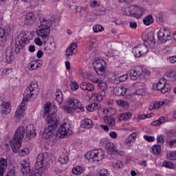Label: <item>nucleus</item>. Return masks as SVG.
<instances>
[{"mask_svg":"<svg viewBox=\"0 0 176 176\" xmlns=\"http://www.w3.org/2000/svg\"><path fill=\"white\" fill-rule=\"evenodd\" d=\"M168 61L171 64H175V63H176V56H170L168 58Z\"/></svg>","mask_w":176,"mask_h":176,"instance_id":"338daca9","label":"nucleus"},{"mask_svg":"<svg viewBox=\"0 0 176 176\" xmlns=\"http://www.w3.org/2000/svg\"><path fill=\"white\" fill-rule=\"evenodd\" d=\"M76 112H84L85 111V106L82 104V102H80L79 100H78V102L76 103V105H74V107L73 109Z\"/></svg>","mask_w":176,"mask_h":176,"instance_id":"4c0bfd02","label":"nucleus"},{"mask_svg":"<svg viewBox=\"0 0 176 176\" xmlns=\"http://www.w3.org/2000/svg\"><path fill=\"white\" fill-rule=\"evenodd\" d=\"M22 169L21 171L23 174H29L32 172L30 167V160H23L21 163Z\"/></svg>","mask_w":176,"mask_h":176,"instance_id":"6ab92c4d","label":"nucleus"},{"mask_svg":"<svg viewBox=\"0 0 176 176\" xmlns=\"http://www.w3.org/2000/svg\"><path fill=\"white\" fill-rule=\"evenodd\" d=\"M22 141L23 140L14 139V138H13V140H11V142H10V145L14 153H17L19 151H20V148H21L22 145Z\"/></svg>","mask_w":176,"mask_h":176,"instance_id":"f3484780","label":"nucleus"},{"mask_svg":"<svg viewBox=\"0 0 176 176\" xmlns=\"http://www.w3.org/2000/svg\"><path fill=\"white\" fill-rule=\"evenodd\" d=\"M94 70L98 75H104L107 68V63L104 59L98 58L93 62Z\"/></svg>","mask_w":176,"mask_h":176,"instance_id":"6e6552de","label":"nucleus"},{"mask_svg":"<svg viewBox=\"0 0 176 176\" xmlns=\"http://www.w3.org/2000/svg\"><path fill=\"white\" fill-rule=\"evenodd\" d=\"M144 42H151L152 45L156 43V39H155V33L152 31L148 32L147 34L142 36Z\"/></svg>","mask_w":176,"mask_h":176,"instance_id":"a211bd4d","label":"nucleus"},{"mask_svg":"<svg viewBox=\"0 0 176 176\" xmlns=\"http://www.w3.org/2000/svg\"><path fill=\"white\" fill-rule=\"evenodd\" d=\"M98 89H100V91L98 93V94H94V97L96 96V100L98 101H102V99L105 96H107V91H108V85H107V82L104 81H101L100 84L98 85Z\"/></svg>","mask_w":176,"mask_h":176,"instance_id":"f8f14e48","label":"nucleus"},{"mask_svg":"<svg viewBox=\"0 0 176 176\" xmlns=\"http://www.w3.org/2000/svg\"><path fill=\"white\" fill-rule=\"evenodd\" d=\"M121 10L124 16H128L129 17H133L134 6H129L126 8H122Z\"/></svg>","mask_w":176,"mask_h":176,"instance_id":"5701e85b","label":"nucleus"},{"mask_svg":"<svg viewBox=\"0 0 176 176\" xmlns=\"http://www.w3.org/2000/svg\"><path fill=\"white\" fill-rule=\"evenodd\" d=\"M91 107L93 109V111H96L98 109V108H101V104L100 103L94 102L91 104Z\"/></svg>","mask_w":176,"mask_h":176,"instance_id":"4d7b16f0","label":"nucleus"},{"mask_svg":"<svg viewBox=\"0 0 176 176\" xmlns=\"http://www.w3.org/2000/svg\"><path fill=\"white\" fill-rule=\"evenodd\" d=\"M70 87L73 91H75V90H78V89H79V85H78V82H74L70 85Z\"/></svg>","mask_w":176,"mask_h":176,"instance_id":"6e6d98bb","label":"nucleus"},{"mask_svg":"<svg viewBox=\"0 0 176 176\" xmlns=\"http://www.w3.org/2000/svg\"><path fill=\"white\" fill-rule=\"evenodd\" d=\"M142 72H144V69L141 66H136L132 68L130 70V77L132 80H135L136 79H139L141 78V75H142Z\"/></svg>","mask_w":176,"mask_h":176,"instance_id":"4468645a","label":"nucleus"},{"mask_svg":"<svg viewBox=\"0 0 176 176\" xmlns=\"http://www.w3.org/2000/svg\"><path fill=\"white\" fill-rule=\"evenodd\" d=\"M166 101H155L150 104L148 107V111H153V109H159L160 107L166 104Z\"/></svg>","mask_w":176,"mask_h":176,"instance_id":"393cba45","label":"nucleus"},{"mask_svg":"<svg viewBox=\"0 0 176 176\" xmlns=\"http://www.w3.org/2000/svg\"><path fill=\"white\" fill-rule=\"evenodd\" d=\"M72 173L74 174V175H80L83 174V168L80 166H76L72 168Z\"/></svg>","mask_w":176,"mask_h":176,"instance_id":"ea45409f","label":"nucleus"},{"mask_svg":"<svg viewBox=\"0 0 176 176\" xmlns=\"http://www.w3.org/2000/svg\"><path fill=\"white\" fill-rule=\"evenodd\" d=\"M76 104H78V100L72 98H69L66 100V105L63 107V109L67 113H71L75 107Z\"/></svg>","mask_w":176,"mask_h":176,"instance_id":"2eb2a0df","label":"nucleus"},{"mask_svg":"<svg viewBox=\"0 0 176 176\" xmlns=\"http://www.w3.org/2000/svg\"><path fill=\"white\" fill-rule=\"evenodd\" d=\"M44 113L43 114V118H46L47 116H49L50 115V111L52 109V104L49 102H47L44 106Z\"/></svg>","mask_w":176,"mask_h":176,"instance_id":"c9c22d12","label":"nucleus"},{"mask_svg":"<svg viewBox=\"0 0 176 176\" xmlns=\"http://www.w3.org/2000/svg\"><path fill=\"white\" fill-rule=\"evenodd\" d=\"M157 39L158 43H166L167 41H171V34H170L168 30L161 28L157 32Z\"/></svg>","mask_w":176,"mask_h":176,"instance_id":"9d476101","label":"nucleus"},{"mask_svg":"<svg viewBox=\"0 0 176 176\" xmlns=\"http://www.w3.org/2000/svg\"><path fill=\"white\" fill-rule=\"evenodd\" d=\"M166 122V118L164 116L160 117V118L157 120L153 121L151 122V126H155V127H157V126H160V124H163Z\"/></svg>","mask_w":176,"mask_h":176,"instance_id":"58836bf2","label":"nucleus"},{"mask_svg":"<svg viewBox=\"0 0 176 176\" xmlns=\"http://www.w3.org/2000/svg\"><path fill=\"white\" fill-rule=\"evenodd\" d=\"M144 140H146V141H148V142H153V141H155V137L153 136H148V135H144Z\"/></svg>","mask_w":176,"mask_h":176,"instance_id":"bf43d9fd","label":"nucleus"},{"mask_svg":"<svg viewBox=\"0 0 176 176\" xmlns=\"http://www.w3.org/2000/svg\"><path fill=\"white\" fill-rule=\"evenodd\" d=\"M135 94H136V96H144V94H145V89H138L135 91Z\"/></svg>","mask_w":176,"mask_h":176,"instance_id":"052dcab7","label":"nucleus"},{"mask_svg":"<svg viewBox=\"0 0 176 176\" xmlns=\"http://www.w3.org/2000/svg\"><path fill=\"white\" fill-rule=\"evenodd\" d=\"M157 144H160V145H162L163 142H164V140H163V136H162V135H159L157 137Z\"/></svg>","mask_w":176,"mask_h":176,"instance_id":"0e129e2a","label":"nucleus"},{"mask_svg":"<svg viewBox=\"0 0 176 176\" xmlns=\"http://www.w3.org/2000/svg\"><path fill=\"white\" fill-rule=\"evenodd\" d=\"M25 101H22L21 104L19 105V108L16 110L15 113V118L16 120H20L24 116V111H25V105H24Z\"/></svg>","mask_w":176,"mask_h":176,"instance_id":"aec40b11","label":"nucleus"},{"mask_svg":"<svg viewBox=\"0 0 176 176\" xmlns=\"http://www.w3.org/2000/svg\"><path fill=\"white\" fill-rule=\"evenodd\" d=\"M145 13H146V9L136 5L133 6V17L135 19H140L145 15Z\"/></svg>","mask_w":176,"mask_h":176,"instance_id":"dca6fc26","label":"nucleus"},{"mask_svg":"<svg viewBox=\"0 0 176 176\" xmlns=\"http://www.w3.org/2000/svg\"><path fill=\"white\" fill-rule=\"evenodd\" d=\"M80 126L82 129H93L94 127V122L91 119L85 118L81 120Z\"/></svg>","mask_w":176,"mask_h":176,"instance_id":"4be33fe9","label":"nucleus"},{"mask_svg":"<svg viewBox=\"0 0 176 176\" xmlns=\"http://www.w3.org/2000/svg\"><path fill=\"white\" fill-rule=\"evenodd\" d=\"M39 20L41 24L37 27L36 32L41 38L43 42H46V39H48L50 35V27L47 25L49 24V20L43 16L40 17Z\"/></svg>","mask_w":176,"mask_h":176,"instance_id":"7ed1b4c3","label":"nucleus"},{"mask_svg":"<svg viewBox=\"0 0 176 176\" xmlns=\"http://www.w3.org/2000/svg\"><path fill=\"white\" fill-rule=\"evenodd\" d=\"M41 65L40 60H33L28 64V69H30V71H34L38 69V68H41Z\"/></svg>","mask_w":176,"mask_h":176,"instance_id":"c85d7f7f","label":"nucleus"},{"mask_svg":"<svg viewBox=\"0 0 176 176\" xmlns=\"http://www.w3.org/2000/svg\"><path fill=\"white\" fill-rule=\"evenodd\" d=\"M136 139H137V133L133 132L131 133L125 140V144L126 146L129 148H131V146H133V144H134Z\"/></svg>","mask_w":176,"mask_h":176,"instance_id":"412c9836","label":"nucleus"},{"mask_svg":"<svg viewBox=\"0 0 176 176\" xmlns=\"http://www.w3.org/2000/svg\"><path fill=\"white\" fill-rule=\"evenodd\" d=\"M113 167L116 168V170H120L122 167H123V162L120 160H114L112 162Z\"/></svg>","mask_w":176,"mask_h":176,"instance_id":"79ce46f5","label":"nucleus"},{"mask_svg":"<svg viewBox=\"0 0 176 176\" xmlns=\"http://www.w3.org/2000/svg\"><path fill=\"white\" fill-rule=\"evenodd\" d=\"M106 150L109 155L115 153L116 152V147H115V144L112 142H107L106 144Z\"/></svg>","mask_w":176,"mask_h":176,"instance_id":"72a5a7b5","label":"nucleus"},{"mask_svg":"<svg viewBox=\"0 0 176 176\" xmlns=\"http://www.w3.org/2000/svg\"><path fill=\"white\" fill-rule=\"evenodd\" d=\"M13 54L14 53L13 51H12V48L8 47L6 50V59L8 64H10V63L13 61Z\"/></svg>","mask_w":176,"mask_h":176,"instance_id":"7c9ffc66","label":"nucleus"},{"mask_svg":"<svg viewBox=\"0 0 176 176\" xmlns=\"http://www.w3.org/2000/svg\"><path fill=\"white\" fill-rule=\"evenodd\" d=\"M105 156V152L102 149L93 150L85 155L87 160H94V162H101Z\"/></svg>","mask_w":176,"mask_h":176,"instance_id":"0eeeda50","label":"nucleus"},{"mask_svg":"<svg viewBox=\"0 0 176 176\" xmlns=\"http://www.w3.org/2000/svg\"><path fill=\"white\" fill-rule=\"evenodd\" d=\"M166 135L167 137H168V138H174V137H175L176 135V131L175 130L169 131L166 133Z\"/></svg>","mask_w":176,"mask_h":176,"instance_id":"5fc2aeb1","label":"nucleus"},{"mask_svg":"<svg viewBox=\"0 0 176 176\" xmlns=\"http://www.w3.org/2000/svg\"><path fill=\"white\" fill-rule=\"evenodd\" d=\"M117 105L121 107L122 108H128L129 107V102L126 100H123L122 99L118 100L116 101Z\"/></svg>","mask_w":176,"mask_h":176,"instance_id":"37998d69","label":"nucleus"},{"mask_svg":"<svg viewBox=\"0 0 176 176\" xmlns=\"http://www.w3.org/2000/svg\"><path fill=\"white\" fill-rule=\"evenodd\" d=\"M97 43V40L94 38H91L89 40V42L87 48V53H93V52H96V43Z\"/></svg>","mask_w":176,"mask_h":176,"instance_id":"b1692460","label":"nucleus"},{"mask_svg":"<svg viewBox=\"0 0 176 176\" xmlns=\"http://www.w3.org/2000/svg\"><path fill=\"white\" fill-rule=\"evenodd\" d=\"M167 77L170 80H176V72L175 71H170L167 74Z\"/></svg>","mask_w":176,"mask_h":176,"instance_id":"49530a36","label":"nucleus"},{"mask_svg":"<svg viewBox=\"0 0 176 176\" xmlns=\"http://www.w3.org/2000/svg\"><path fill=\"white\" fill-rule=\"evenodd\" d=\"M167 157L169 159V160H176V151L170 152L167 155Z\"/></svg>","mask_w":176,"mask_h":176,"instance_id":"603ef678","label":"nucleus"},{"mask_svg":"<svg viewBox=\"0 0 176 176\" xmlns=\"http://www.w3.org/2000/svg\"><path fill=\"white\" fill-rule=\"evenodd\" d=\"M104 123L108 125L109 127H115L116 121L115 118L112 116H104Z\"/></svg>","mask_w":176,"mask_h":176,"instance_id":"2f4dec72","label":"nucleus"},{"mask_svg":"<svg viewBox=\"0 0 176 176\" xmlns=\"http://www.w3.org/2000/svg\"><path fill=\"white\" fill-rule=\"evenodd\" d=\"M6 168H8V160L5 158H0V176H3Z\"/></svg>","mask_w":176,"mask_h":176,"instance_id":"bb28decb","label":"nucleus"},{"mask_svg":"<svg viewBox=\"0 0 176 176\" xmlns=\"http://www.w3.org/2000/svg\"><path fill=\"white\" fill-rule=\"evenodd\" d=\"M107 13V10L104 7H100L95 12L96 16H104Z\"/></svg>","mask_w":176,"mask_h":176,"instance_id":"a18cd8bd","label":"nucleus"},{"mask_svg":"<svg viewBox=\"0 0 176 176\" xmlns=\"http://www.w3.org/2000/svg\"><path fill=\"white\" fill-rule=\"evenodd\" d=\"M78 47V43H72L65 50V54L67 57H70V56L74 55V50Z\"/></svg>","mask_w":176,"mask_h":176,"instance_id":"cd10ccee","label":"nucleus"},{"mask_svg":"<svg viewBox=\"0 0 176 176\" xmlns=\"http://www.w3.org/2000/svg\"><path fill=\"white\" fill-rule=\"evenodd\" d=\"M97 176H109V174H108V170L104 168L99 170V173H98Z\"/></svg>","mask_w":176,"mask_h":176,"instance_id":"864d4df0","label":"nucleus"},{"mask_svg":"<svg viewBox=\"0 0 176 176\" xmlns=\"http://www.w3.org/2000/svg\"><path fill=\"white\" fill-rule=\"evenodd\" d=\"M167 143H168V145H169L170 148H173V146H174V145L176 144V140H168Z\"/></svg>","mask_w":176,"mask_h":176,"instance_id":"774afa93","label":"nucleus"},{"mask_svg":"<svg viewBox=\"0 0 176 176\" xmlns=\"http://www.w3.org/2000/svg\"><path fill=\"white\" fill-rule=\"evenodd\" d=\"M80 87L82 89V90H87V91H94V85L87 82H83L80 84Z\"/></svg>","mask_w":176,"mask_h":176,"instance_id":"c756f323","label":"nucleus"},{"mask_svg":"<svg viewBox=\"0 0 176 176\" xmlns=\"http://www.w3.org/2000/svg\"><path fill=\"white\" fill-rule=\"evenodd\" d=\"M36 17L35 15L32 13H28L25 16V24L28 25H31V24H34L35 23Z\"/></svg>","mask_w":176,"mask_h":176,"instance_id":"473e14b6","label":"nucleus"},{"mask_svg":"<svg viewBox=\"0 0 176 176\" xmlns=\"http://www.w3.org/2000/svg\"><path fill=\"white\" fill-rule=\"evenodd\" d=\"M129 27L130 28H132V30H135V28H137V22L135 21L129 22Z\"/></svg>","mask_w":176,"mask_h":176,"instance_id":"69168bd1","label":"nucleus"},{"mask_svg":"<svg viewBox=\"0 0 176 176\" xmlns=\"http://www.w3.org/2000/svg\"><path fill=\"white\" fill-rule=\"evenodd\" d=\"M162 166L166 168H174V164L170 161H164Z\"/></svg>","mask_w":176,"mask_h":176,"instance_id":"09e8293b","label":"nucleus"},{"mask_svg":"<svg viewBox=\"0 0 176 176\" xmlns=\"http://www.w3.org/2000/svg\"><path fill=\"white\" fill-rule=\"evenodd\" d=\"M30 154V149L28 148H23L20 152V156H27V155Z\"/></svg>","mask_w":176,"mask_h":176,"instance_id":"8fccbe9b","label":"nucleus"},{"mask_svg":"<svg viewBox=\"0 0 176 176\" xmlns=\"http://www.w3.org/2000/svg\"><path fill=\"white\" fill-rule=\"evenodd\" d=\"M28 43V37H27V34L25 32H22L18 35L15 39V53L19 54L20 50H23Z\"/></svg>","mask_w":176,"mask_h":176,"instance_id":"20e7f679","label":"nucleus"},{"mask_svg":"<svg viewBox=\"0 0 176 176\" xmlns=\"http://www.w3.org/2000/svg\"><path fill=\"white\" fill-rule=\"evenodd\" d=\"M127 78H129L127 74H123L122 76L118 77V79L119 82H126V80H127Z\"/></svg>","mask_w":176,"mask_h":176,"instance_id":"13d9d810","label":"nucleus"},{"mask_svg":"<svg viewBox=\"0 0 176 176\" xmlns=\"http://www.w3.org/2000/svg\"><path fill=\"white\" fill-rule=\"evenodd\" d=\"M72 134V131L69 128H67L65 125H60L56 132L57 138H65L69 137Z\"/></svg>","mask_w":176,"mask_h":176,"instance_id":"ddd939ff","label":"nucleus"},{"mask_svg":"<svg viewBox=\"0 0 176 176\" xmlns=\"http://www.w3.org/2000/svg\"><path fill=\"white\" fill-rule=\"evenodd\" d=\"M69 160V157H68V155H67L65 153H62L59 155L58 162L61 164H67Z\"/></svg>","mask_w":176,"mask_h":176,"instance_id":"e433bc0d","label":"nucleus"},{"mask_svg":"<svg viewBox=\"0 0 176 176\" xmlns=\"http://www.w3.org/2000/svg\"><path fill=\"white\" fill-rule=\"evenodd\" d=\"M56 102L58 105H60L63 102V95H59V96H56Z\"/></svg>","mask_w":176,"mask_h":176,"instance_id":"680f3d73","label":"nucleus"},{"mask_svg":"<svg viewBox=\"0 0 176 176\" xmlns=\"http://www.w3.org/2000/svg\"><path fill=\"white\" fill-rule=\"evenodd\" d=\"M8 36V31L5 28H0V38H3Z\"/></svg>","mask_w":176,"mask_h":176,"instance_id":"3c124183","label":"nucleus"},{"mask_svg":"<svg viewBox=\"0 0 176 176\" xmlns=\"http://www.w3.org/2000/svg\"><path fill=\"white\" fill-rule=\"evenodd\" d=\"M45 120L48 123V127L43 132V138L47 140L53 135V131L57 129V123L60 122V117L54 113L44 118Z\"/></svg>","mask_w":176,"mask_h":176,"instance_id":"f03ea898","label":"nucleus"},{"mask_svg":"<svg viewBox=\"0 0 176 176\" xmlns=\"http://www.w3.org/2000/svg\"><path fill=\"white\" fill-rule=\"evenodd\" d=\"M93 30L94 32H101L102 31H104V27H102V25H95L93 27Z\"/></svg>","mask_w":176,"mask_h":176,"instance_id":"de8ad7c7","label":"nucleus"},{"mask_svg":"<svg viewBox=\"0 0 176 176\" xmlns=\"http://www.w3.org/2000/svg\"><path fill=\"white\" fill-rule=\"evenodd\" d=\"M38 94H39V91H38V82H32L23 93V101L27 102V101L31 100V97H36Z\"/></svg>","mask_w":176,"mask_h":176,"instance_id":"39448f33","label":"nucleus"},{"mask_svg":"<svg viewBox=\"0 0 176 176\" xmlns=\"http://www.w3.org/2000/svg\"><path fill=\"white\" fill-rule=\"evenodd\" d=\"M153 90H160L161 93L165 94V93L171 90V87L167 83L165 78H161L157 84L153 85Z\"/></svg>","mask_w":176,"mask_h":176,"instance_id":"1a4fd4ad","label":"nucleus"},{"mask_svg":"<svg viewBox=\"0 0 176 176\" xmlns=\"http://www.w3.org/2000/svg\"><path fill=\"white\" fill-rule=\"evenodd\" d=\"M157 18L158 19L159 21H160V23H163L164 21V15H163V13L162 12L157 14Z\"/></svg>","mask_w":176,"mask_h":176,"instance_id":"e2e57ef3","label":"nucleus"},{"mask_svg":"<svg viewBox=\"0 0 176 176\" xmlns=\"http://www.w3.org/2000/svg\"><path fill=\"white\" fill-rule=\"evenodd\" d=\"M46 159H45V154H39L37 156L36 162L35 164L36 168L32 170V172L29 174L30 176H42V170L43 168V163H45Z\"/></svg>","mask_w":176,"mask_h":176,"instance_id":"423d86ee","label":"nucleus"},{"mask_svg":"<svg viewBox=\"0 0 176 176\" xmlns=\"http://www.w3.org/2000/svg\"><path fill=\"white\" fill-rule=\"evenodd\" d=\"M35 137H36V131H35L34 124H28L26 129L23 126L17 127L13 138L21 141H23V139L25 142H28Z\"/></svg>","mask_w":176,"mask_h":176,"instance_id":"f257e3e1","label":"nucleus"},{"mask_svg":"<svg viewBox=\"0 0 176 176\" xmlns=\"http://www.w3.org/2000/svg\"><path fill=\"white\" fill-rule=\"evenodd\" d=\"M132 52L137 58L144 57L148 52V46H146L145 44H139L133 49Z\"/></svg>","mask_w":176,"mask_h":176,"instance_id":"9b49d317","label":"nucleus"},{"mask_svg":"<svg viewBox=\"0 0 176 176\" xmlns=\"http://www.w3.org/2000/svg\"><path fill=\"white\" fill-rule=\"evenodd\" d=\"M126 93H127V88L123 86L116 87L114 89V94L118 97H123V96L126 95Z\"/></svg>","mask_w":176,"mask_h":176,"instance_id":"a878e982","label":"nucleus"},{"mask_svg":"<svg viewBox=\"0 0 176 176\" xmlns=\"http://www.w3.org/2000/svg\"><path fill=\"white\" fill-rule=\"evenodd\" d=\"M153 21V16H152L151 14L145 16L143 19V23L144 25H151V24H152Z\"/></svg>","mask_w":176,"mask_h":176,"instance_id":"a19ab883","label":"nucleus"},{"mask_svg":"<svg viewBox=\"0 0 176 176\" xmlns=\"http://www.w3.org/2000/svg\"><path fill=\"white\" fill-rule=\"evenodd\" d=\"M151 149L154 155H160V153L162 152V147L157 144L153 146Z\"/></svg>","mask_w":176,"mask_h":176,"instance_id":"c03bdc74","label":"nucleus"},{"mask_svg":"<svg viewBox=\"0 0 176 176\" xmlns=\"http://www.w3.org/2000/svg\"><path fill=\"white\" fill-rule=\"evenodd\" d=\"M1 107L3 109V113L6 115L10 113L12 111V108L10 107V103L9 102H2Z\"/></svg>","mask_w":176,"mask_h":176,"instance_id":"f704fd0d","label":"nucleus"}]
</instances>
